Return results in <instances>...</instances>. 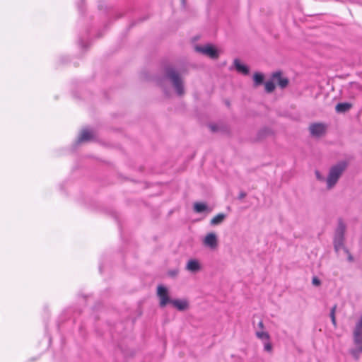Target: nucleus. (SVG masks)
<instances>
[{
  "label": "nucleus",
  "mask_w": 362,
  "mask_h": 362,
  "mask_svg": "<svg viewBox=\"0 0 362 362\" xmlns=\"http://www.w3.org/2000/svg\"><path fill=\"white\" fill-rule=\"evenodd\" d=\"M156 294L159 298L160 307L164 308L168 303L171 304L173 299L170 298L169 291L165 286L159 285L157 287Z\"/></svg>",
  "instance_id": "nucleus-7"
},
{
  "label": "nucleus",
  "mask_w": 362,
  "mask_h": 362,
  "mask_svg": "<svg viewBox=\"0 0 362 362\" xmlns=\"http://www.w3.org/2000/svg\"><path fill=\"white\" fill-rule=\"evenodd\" d=\"M211 129H212V131H215V129L214 128V127H211Z\"/></svg>",
  "instance_id": "nucleus-30"
},
{
  "label": "nucleus",
  "mask_w": 362,
  "mask_h": 362,
  "mask_svg": "<svg viewBox=\"0 0 362 362\" xmlns=\"http://www.w3.org/2000/svg\"><path fill=\"white\" fill-rule=\"evenodd\" d=\"M206 209H207V206L204 203L197 202L194 204V210L197 213H202V212L204 211L205 210H206Z\"/></svg>",
  "instance_id": "nucleus-19"
},
{
  "label": "nucleus",
  "mask_w": 362,
  "mask_h": 362,
  "mask_svg": "<svg viewBox=\"0 0 362 362\" xmlns=\"http://www.w3.org/2000/svg\"><path fill=\"white\" fill-rule=\"evenodd\" d=\"M171 305L179 311H185L189 308V302L186 299H173Z\"/></svg>",
  "instance_id": "nucleus-10"
},
{
  "label": "nucleus",
  "mask_w": 362,
  "mask_h": 362,
  "mask_svg": "<svg viewBox=\"0 0 362 362\" xmlns=\"http://www.w3.org/2000/svg\"><path fill=\"white\" fill-rule=\"evenodd\" d=\"M255 334L256 337L261 341L270 339L269 333L267 332H264V330H257Z\"/></svg>",
  "instance_id": "nucleus-18"
},
{
  "label": "nucleus",
  "mask_w": 362,
  "mask_h": 362,
  "mask_svg": "<svg viewBox=\"0 0 362 362\" xmlns=\"http://www.w3.org/2000/svg\"><path fill=\"white\" fill-rule=\"evenodd\" d=\"M195 52L206 56L212 59H216L219 57L220 52L213 45L206 44L194 46Z\"/></svg>",
  "instance_id": "nucleus-4"
},
{
  "label": "nucleus",
  "mask_w": 362,
  "mask_h": 362,
  "mask_svg": "<svg viewBox=\"0 0 362 362\" xmlns=\"http://www.w3.org/2000/svg\"><path fill=\"white\" fill-rule=\"evenodd\" d=\"M264 76L263 74L256 72L253 75L254 86L255 87L261 85L264 81Z\"/></svg>",
  "instance_id": "nucleus-16"
},
{
  "label": "nucleus",
  "mask_w": 362,
  "mask_h": 362,
  "mask_svg": "<svg viewBox=\"0 0 362 362\" xmlns=\"http://www.w3.org/2000/svg\"><path fill=\"white\" fill-rule=\"evenodd\" d=\"M273 80L276 81L278 85L284 88L287 86L288 80L286 78H282L280 72H276L272 75Z\"/></svg>",
  "instance_id": "nucleus-13"
},
{
  "label": "nucleus",
  "mask_w": 362,
  "mask_h": 362,
  "mask_svg": "<svg viewBox=\"0 0 362 362\" xmlns=\"http://www.w3.org/2000/svg\"><path fill=\"white\" fill-rule=\"evenodd\" d=\"M353 336L355 344H362V316L356 324Z\"/></svg>",
  "instance_id": "nucleus-8"
},
{
  "label": "nucleus",
  "mask_w": 362,
  "mask_h": 362,
  "mask_svg": "<svg viewBox=\"0 0 362 362\" xmlns=\"http://www.w3.org/2000/svg\"><path fill=\"white\" fill-rule=\"evenodd\" d=\"M312 283L315 286H320L321 284L320 280L317 277H316V276H314L313 278Z\"/></svg>",
  "instance_id": "nucleus-24"
},
{
  "label": "nucleus",
  "mask_w": 362,
  "mask_h": 362,
  "mask_svg": "<svg viewBox=\"0 0 362 362\" xmlns=\"http://www.w3.org/2000/svg\"><path fill=\"white\" fill-rule=\"evenodd\" d=\"M315 175L317 181L326 183V177H325L319 170H315Z\"/></svg>",
  "instance_id": "nucleus-23"
},
{
  "label": "nucleus",
  "mask_w": 362,
  "mask_h": 362,
  "mask_svg": "<svg viewBox=\"0 0 362 362\" xmlns=\"http://www.w3.org/2000/svg\"><path fill=\"white\" fill-rule=\"evenodd\" d=\"M263 344H264V351H267V352H272V349H273V346H272V344L271 343L270 341V339H264V340H262V341Z\"/></svg>",
  "instance_id": "nucleus-20"
},
{
  "label": "nucleus",
  "mask_w": 362,
  "mask_h": 362,
  "mask_svg": "<svg viewBox=\"0 0 362 362\" xmlns=\"http://www.w3.org/2000/svg\"><path fill=\"white\" fill-rule=\"evenodd\" d=\"M356 348L351 349L350 351V353L356 360H358L359 358L360 354L362 353V344H356Z\"/></svg>",
  "instance_id": "nucleus-17"
},
{
  "label": "nucleus",
  "mask_w": 362,
  "mask_h": 362,
  "mask_svg": "<svg viewBox=\"0 0 362 362\" xmlns=\"http://www.w3.org/2000/svg\"><path fill=\"white\" fill-rule=\"evenodd\" d=\"M233 66L238 72L243 75H247L250 72L248 66L242 64L238 59H234Z\"/></svg>",
  "instance_id": "nucleus-11"
},
{
  "label": "nucleus",
  "mask_w": 362,
  "mask_h": 362,
  "mask_svg": "<svg viewBox=\"0 0 362 362\" xmlns=\"http://www.w3.org/2000/svg\"><path fill=\"white\" fill-rule=\"evenodd\" d=\"M258 327L259 328V330H264V323L262 321H260L258 323Z\"/></svg>",
  "instance_id": "nucleus-26"
},
{
  "label": "nucleus",
  "mask_w": 362,
  "mask_h": 362,
  "mask_svg": "<svg viewBox=\"0 0 362 362\" xmlns=\"http://www.w3.org/2000/svg\"><path fill=\"white\" fill-rule=\"evenodd\" d=\"M203 245L212 251L216 250L218 247V238L216 233H207L202 240Z\"/></svg>",
  "instance_id": "nucleus-6"
},
{
  "label": "nucleus",
  "mask_w": 362,
  "mask_h": 362,
  "mask_svg": "<svg viewBox=\"0 0 362 362\" xmlns=\"http://www.w3.org/2000/svg\"><path fill=\"white\" fill-rule=\"evenodd\" d=\"M161 86L163 88L165 92L167 93V90H165V86H164V84L163 83H161Z\"/></svg>",
  "instance_id": "nucleus-29"
},
{
  "label": "nucleus",
  "mask_w": 362,
  "mask_h": 362,
  "mask_svg": "<svg viewBox=\"0 0 362 362\" xmlns=\"http://www.w3.org/2000/svg\"><path fill=\"white\" fill-rule=\"evenodd\" d=\"M226 218V215L224 214H218L216 216H215L211 220V225L212 226H216L220 223H221L224 219Z\"/></svg>",
  "instance_id": "nucleus-15"
},
{
  "label": "nucleus",
  "mask_w": 362,
  "mask_h": 362,
  "mask_svg": "<svg viewBox=\"0 0 362 362\" xmlns=\"http://www.w3.org/2000/svg\"><path fill=\"white\" fill-rule=\"evenodd\" d=\"M264 87L267 93H272L275 88V85L274 81H267L264 84Z\"/></svg>",
  "instance_id": "nucleus-21"
},
{
  "label": "nucleus",
  "mask_w": 362,
  "mask_h": 362,
  "mask_svg": "<svg viewBox=\"0 0 362 362\" xmlns=\"http://www.w3.org/2000/svg\"><path fill=\"white\" fill-rule=\"evenodd\" d=\"M352 107V105L349 103H338L336 105L335 110L337 112H346L349 111Z\"/></svg>",
  "instance_id": "nucleus-14"
},
{
  "label": "nucleus",
  "mask_w": 362,
  "mask_h": 362,
  "mask_svg": "<svg viewBox=\"0 0 362 362\" xmlns=\"http://www.w3.org/2000/svg\"><path fill=\"white\" fill-rule=\"evenodd\" d=\"M165 78L171 83L178 95L182 96L185 94L184 80L176 69L173 67L167 68L165 70Z\"/></svg>",
  "instance_id": "nucleus-2"
},
{
  "label": "nucleus",
  "mask_w": 362,
  "mask_h": 362,
  "mask_svg": "<svg viewBox=\"0 0 362 362\" xmlns=\"http://www.w3.org/2000/svg\"><path fill=\"white\" fill-rule=\"evenodd\" d=\"M346 229V226L344 222L341 220H339L335 230L334 238V247L336 252H338L341 248H345L344 247V242Z\"/></svg>",
  "instance_id": "nucleus-3"
},
{
  "label": "nucleus",
  "mask_w": 362,
  "mask_h": 362,
  "mask_svg": "<svg viewBox=\"0 0 362 362\" xmlns=\"http://www.w3.org/2000/svg\"><path fill=\"white\" fill-rule=\"evenodd\" d=\"M177 273H178V272H177V271H173V272H171L170 273V274L171 276H176V275L177 274Z\"/></svg>",
  "instance_id": "nucleus-28"
},
{
  "label": "nucleus",
  "mask_w": 362,
  "mask_h": 362,
  "mask_svg": "<svg viewBox=\"0 0 362 362\" xmlns=\"http://www.w3.org/2000/svg\"><path fill=\"white\" fill-rule=\"evenodd\" d=\"M346 163L345 162H339L337 164L332 166L326 177V188L328 190L332 189L338 182L339 178L346 168Z\"/></svg>",
  "instance_id": "nucleus-1"
},
{
  "label": "nucleus",
  "mask_w": 362,
  "mask_h": 362,
  "mask_svg": "<svg viewBox=\"0 0 362 362\" xmlns=\"http://www.w3.org/2000/svg\"><path fill=\"white\" fill-rule=\"evenodd\" d=\"M337 310V305H334L330 311V317L332 320V322L334 327H337V321H336V317H335V313Z\"/></svg>",
  "instance_id": "nucleus-22"
},
{
  "label": "nucleus",
  "mask_w": 362,
  "mask_h": 362,
  "mask_svg": "<svg viewBox=\"0 0 362 362\" xmlns=\"http://www.w3.org/2000/svg\"><path fill=\"white\" fill-rule=\"evenodd\" d=\"M185 269L191 273L196 274L201 271L202 264L199 260L197 259H190L186 264Z\"/></svg>",
  "instance_id": "nucleus-9"
},
{
  "label": "nucleus",
  "mask_w": 362,
  "mask_h": 362,
  "mask_svg": "<svg viewBox=\"0 0 362 362\" xmlns=\"http://www.w3.org/2000/svg\"><path fill=\"white\" fill-rule=\"evenodd\" d=\"M327 128V124L325 123L315 122L309 125L308 130L313 137L320 138L326 134Z\"/></svg>",
  "instance_id": "nucleus-5"
},
{
  "label": "nucleus",
  "mask_w": 362,
  "mask_h": 362,
  "mask_svg": "<svg viewBox=\"0 0 362 362\" xmlns=\"http://www.w3.org/2000/svg\"><path fill=\"white\" fill-rule=\"evenodd\" d=\"M94 136V132L88 129H84L81 131L78 138L79 142L88 141L91 140Z\"/></svg>",
  "instance_id": "nucleus-12"
},
{
  "label": "nucleus",
  "mask_w": 362,
  "mask_h": 362,
  "mask_svg": "<svg viewBox=\"0 0 362 362\" xmlns=\"http://www.w3.org/2000/svg\"><path fill=\"white\" fill-rule=\"evenodd\" d=\"M345 252L348 255V260L349 262H353L354 261V257L353 256L350 254V252H349V250L346 249V248H344Z\"/></svg>",
  "instance_id": "nucleus-25"
},
{
  "label": "nucleus",
  "mask_w": 362,
  "mask_h": 362,
  "mask_svg": "<svg viewBox=\"0 0 362 362\" xmlns=\"http://www.w3.org/2000/svg\"><path fill=\"white\" fill-rule=\"evenodd\" d=\"M245 197H246V193H245V192H241L240 193V194H239L238 198H239L240 199H244Z\"/></svg>",
  "instance_id": "nucleus-27"
}]
</instances>
